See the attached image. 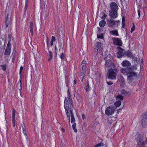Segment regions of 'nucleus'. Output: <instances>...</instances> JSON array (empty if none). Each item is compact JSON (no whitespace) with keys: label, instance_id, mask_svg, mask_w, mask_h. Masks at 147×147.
<instances>
[{"label":"nucleus","instance_id":"nucleus-4","mask_svg":"<svg viewBox=\"0 0 147 147\" xmlns=\"http://www.w3.org/2000/svg\"><path fill=\"white\" fill-rule=\"evenodd\" d=\"M136 141L137 142V145L139 147H144V142L143 140V136L139 134H137Z\"/></svg>","mask_w":147,"mask_h":147},{"label":"nucleus","instance_id":"nucleus-24","mask_svg":"<svg viewBox=\"0 0 147 147\" xmlns=\"http://www.w3.org/2000/svg\"><path fill=\"white\" fill-rule=\"evenodd\" d=\"M86 69H82V72L81 73V77L82 78L81 81L82 82L83 81V79L84 77V75L86 73Z\"/></svg>","mask_w":147,"mask_h":147},{"label":"nucleus","instance_id":"nucleus-62","mask_svg":"<svg viewBox=\"0 0 147 147\" xmlns=\"http://www.w3.org/2000/svg\"><path fill=\"white\" fill-rule=\"evenodd\" d=\"M74 84H77V82L76 80H74Z\"/></svg>","mask_w":147,"mask_h":147},{"label":"nucleus","instance_id":"nucleus-44","mask_svg":"<svg viewBox=\"0 0 147 147\" xmlns=\"http://www.w3.org/2000/svg\"><path fill=\"white\" fill-rule=\"evenodd\" d=\"M56 40L55 38V36H52L51 37V41L54 42Z\"/></svg>","mask_w":147,"mask_h":147},{"label":"nucleus","instance_id":"nucleus-21","mask_svg":"<svg viewBox=\"0 0 147 147\" xmlns=\"http://www.w3.org/2000/svg\"><path fill=\"white\" fill-rule=\"evenodd\" d=\"M87 64L86 61L85 60H83L81 64V66H82V69H86V67Z\"/></svg>","mask_w":147,"mask_h":147},{"label":"nucleus","instance_id":"nucleus-48","mask_svg":"<svg viewBox=\"0 0 147 147\" xmlns=\"http://www.w3.org/2000/svg\"><path fill=\"white\" fill-rule=\"evenodd\" d=\"M107 83L109 85H111V84H112L113 83H112L110 81V82H108L107 81Z\"/></svg>","mask_w":147,"mask_h":147},{"label":"nucleus","instance_id":"nucleus-6","mask_svg":"<svg viewBox=\"0 0 147 147\" xmlns=\"http://www.w3.org/2000/svg\"><path fill=\"white\" fill-rule=\"evenodd\" d=\"M120 21L118 20H114L112 19H110L109 20L108 22L107 23L108 26L111 28L113 27L114 26H117L118 25L119 22Z\"/></svg>","mask_w":147,"mask_h":147},{"label":"nucleus","instance_id":"nucleus-3","mask_svg":"<svg viewBox=\"0 0 147 147\" xmlns=\"http://www.w3.org/2000/svg\"><path fill=\"white\" fill-rule=\"evenodd\" d=\"M127 81L131 85H134L135 84V82L134 80V77L137 78V73L133 70L129 74L127 75Z\"/></svg>","mask_w":147,"mask_h":147},{"label":"nucleus","instance_id":"nucleus-8","mask_svg":"<svg viewBox=\"0 0 147 147\" xmlns=\"http://www.w3.org/2000/svg\"><path fill=\"white\" fill-rule=\"evenodd\" d=\"M117 49L119 51L116 53V55L118 58H120L125 55L124 50L120 47H118Z\"/></svg>","mask_w":147,"mask_h":147},{"label":"nucleus","instance_id":"nucleus-25","mask_svg":"<svg viewBox=\"0 0 147 147\" xmlns=\"http://www.w3.org/2000/svg\"><path fill=\"white\" fill-rule=\"evenodd\" d=\"M110 33L111 34L113 35H116L118 36L119 34L117 30H111L110 32Z\"/></svg>","mask_w":147,"mask_h":147},{"label":"nucleus","instance_id":"nucleus-23","mask_svg":"<svg viewBox=\"0 0 147 147\" xmlns=\"http://www.w3.org/2000/svg\"><path fill=\"white\" fill-rule=\"evenodd\" d=\"M125 55L127 56L128 57L133 58V54L129 51H125Z\"/></svg>","mask_w":147,"mask_h":147},{"label":"nucleus","instance_id":"nucleus-49","mask_svg":"<svg viewBox=\"0 0 147 147\" xmlns=\"http://www.w3.org/2000/svg\"><path fill=\"white\" fill-rule=\"evenodd\" d=\"M22 129L23 131L26 130V127L24 125V126H22Z\"/></svg>","mask_w":147,"mask_h":147},{"label":"nucleus","instance_id":"nucleus-60","mask_svg":"<svg viewBox=\"0 0 147 147\" xmlns=\"http://www.w3.org/2000/svg\"><path fill=\"white\" fill-rule=\"evenodd\" d=\"M55 51L56 52L58 51V49L56 46H55Z\"/></svg>","mask_w":147,"mask_h":147},{"label":"nucleus","instance_id":"nucleus-41","mask_svg":"<svg viewBox=\"0 0 147 147\" xmlns=\"http://www.w3.org/2000/svg\"><path fill=\"white\" fill-rule=\"evenodd\" d=\"M23 69V67L22 66H21L20 68V71H19V74L20 75V76H22V71Z\"/></svg>","mask_w":147,"mask_h":147},{"label":"nucleus","instance_id":"nucleus-13","mask_svg":"<svg viewBox=\"0 0 147 147\" xmlns=\"http://www.w3.org/2000/svg\"><path fill=\"white\" fill-rule=\"evenodd\" d=\"M11 45L10 43H8L4 52L5 55H9L11 53Z\"/></svg>","mask_w":147,"mask_h":147},{"label":"nucleus","instance_id":"nucleus-56","mask_svg":"<svg viewBox=\"0 0 147 147\" xmlns=\"http://www.w3.org/2000/svg\"><path fill=\"white\" fill-rule=\"evenodd\" d=\"M59 50L60 51H63V49L62 47V48L61 47L60 48H59Z\"/></svg>","mask_w":147,"mask_h":147},{"label":"nucleus","instance_id":"nucleus-30","mask_svg":"<svg viewBox=\"0 0 147 147\" xmlns=\"http://www.w3.org/2000/svg\"><path fill=\"white\" fill-rule=\"evenodd\" d=\"M49 56L50 57L48 59V61H49L50 60H51L53 58V53L51 51H49Z\"/></svg>","mask_w":147,"mask_h":147},{"label":"nucleus","instance_id":"nucleus-15","mask_svg":"<svg viewBox=\"0 0 147 147\" xmlns=\"http://www.w3.org/2000/svg\"><path fill=\"white\" fill-rule=\"evenodd\" d=\"M113 63L110 59H108L106 61L105 63V68L108 69L109 67H112L113 66Z\"/></svg>","mask_w":147,"mask_h":147},{"label":"nucleus","instance_id":"nucleus-55","mask_svg":"<svg viewBox=\"0 0 147 147\" xmlns=\"http://www.w3.org/2000/svg\"><path fill=\"white\" fill-rule=\"evenodd\" d=\"M23 132L25 136H27V132H26V130L23 131Z\"/></svg>","mask_w":147,"mask_h":147},{"label":"nucleus","instance_id":"nucleus-52","mask_svg":"<svg viewBox=\"0 0 147 147\" xmlns=\"http://www.w3.org/2000/svg\"><path fill=\"white\" fill-rule=\"evenodd\" d=\"M46 40H47V46L48 47V46H49V39H48V37H47Z\"/></svg>","mask_w":147,"mask_h":147},{"label":"nucleus","instance_id":"nucleus-5","mask_svg":"<svg viewBox=\"0 0 147 147\" xmlns=\"http://www.w3.org/2000/svg\"><path fill=\"white\" fill-rule=\"evenodd\" d=\"M116 109V107L114 106H111L107 107L105 110L106 115L110 116L114 113Z\"/></svg>","mask_w":147,"mask_h":147},{"label":"nucleus","instance_id":"nucleus-1","mask_svg":"<svg viewBox=\"0 0 147 147\" xmlns=\"http://www.w3.org/2000/svg\"><path fill=\"white\" fill-rule=\"evenodd\" d=\"M64 106L66 113V110H67L69 113L70 112L71 116H74L73 111L74 107L73 102L68 103L67 99L65 98L64 102Z\"/></svg>","mask_w":147,"mask_h":147},{"label":"nucleus","instance_id":"nucleus-64","mask_svg":"<svg viewBox=\"0 0 147 147\" xmlns=\"http://www.w3.org/2000/svg\"><path fill=\"white\" fill-rule=\"evenodd\" d=\"M62 129H63V132H64V131H65L64 129H63V128Z\"/></svg>","mask_w":147,"mask_h":147},{"label":"nucleus","instance_id":"nucleus-58","mask_svg":"<svg viewBox=\"0 0 147 147\" xmlns=\"http://www.w3.org/2000/svg\"><path fill=\"white\" fill-rule=\"evenodd\" d=\"M13 127H14L16 126L15 122L12 123Z\"/></svg>","mask_w":147,"mask_h":147},{"label":"nucleus","instance_id":"nucleus-38","mask_svg":"<svg viewBox=\"0 0 147 147\" xmlns=\"http://www.w3.org/2000/svg\"><path fill=\"white\" fill-rule=\"evenodd\" d=\"M8 38H9V40H8V43H10V42L11 41V39L12 38V35L10 34H8Z\"/></svg>","mask_w":147,"mask_h":147},{"label":"nucleus","instance_id":"nucleus-27","mask_svg":"<svg viewBox=\"0 0 147 147\" xmlns=\"http://www.w3.org/2000/svg\"><path fill=\"white\" fill-rule=\"evenodd\" d=\"M143 9H139L138 10V14L139 17H140V15L141 14L142 16L143 15V14L142 13L143 12Z\"/></svg>","mask_w":147,"mask_h":147},{"label":"nucleus","instance_id":"nucleus-57","mask_svg":"<svg viewBox=\"0 0 147 147\" xmlns=\"http://www.w3.org/2000/svg\"><path fill=\"white\" fill-rule=\"evenodd\" d=\"M65 83H66V86L68 88V85H69L68 83L66 81Z\"/></svg>","mask_w":147,"mask_h":147},{"label":"nucleus","instance_id":"nucleus-59","mask_svg":"<svg viewBox=\"0 0 147 147\" xmlns=\"http://www.w3.org/2000/svg\"><path fill=\"white\" fill-rule=\"evenodd\" d=\"M144 142V144L147 143V138L146 137V140Z\"/></svg>","mask_w":147,"mask_h":147},{"label":"nucleus","instance_id":"nucleus-20","mask_svg":"<svg viewBox=\"0 0 147 147\" xmlns=\"http://www.w3.org/2000/svg\"><path fill=\"white\" fill-rule=\"evenodd\" d=\"M12 122L14 123V122H15V121H16L15 118L16 111L14 109H12Z\"/></svg>","mask_w":147,"mask_h":147},{"label":"nucleus","instance_id":"nucleus-11","mask_svg":"<svg viewBox=\"0 0 147 147\" xmlns=\"http://www.w3.org/2000/svg\"><path fill=\"white\" fill-rule=\"evenodd\" d=\"M133 70L132 69L131 67H126L125 68H122L121 69V71L122 73L123 74H127L128 75L131 71Z\"/></svg>","mask_w":147,"mask_h":147},{"label":"nucleus","instance_id":"nucleus-28","mask_svg":"<svg viewBox=\"0 0 147 147\" xmlns=\"http://www.w3.org/2000/svg\"><path fill=\"white\" fill-rule=\"evenodd\" d=\"M105 24L106 22L103 20L100 21L99 23V25L101 27H103Z\"/></svg>","mask_w":147,"mask_h":147},{"label":"nucleus","instance_id":"nucleus-37","mask_svg":"<svg viewBox=\"0 0 147 147\" xmlns=\"http://www.w3.org/2000/svg\"><path fill=\"white\" fill-rule=\"evenodd\" d=\"M0 66L2 67V69L3 71H5L6 70L7 66L6 65H2Z\"/></svg>","mask_w":147,"mask_h":147},{"label":"nucleus","instance_id":"nucleus-40","mask_svg":"<svg viewBox=\"0 0 147 147\" xmlns=\"http://www.w3.org/2000/svg\"><path fill=\"white\" fill-rule=\"evenodd\" d=\"M71 123H74L75 121V119L74 118V116H71Z\"/></svg>","mask_w":147,"mask_h":147},{"label":"nucleus","instance_id":"nucleus-22","mask_svg":"<svg viewBox=\"0 0 147 147\" xmlns=\"http://www.w3.org/2000/svg\"><path fill=\"white\" fill-rule=\"evenodd\" d=\"M22 76H20V78L19 82H20V85L19 87H18V89L20 90H21L22 89Z\"/></svg>","mask_w":147,"mask_h":147},{"label":"nucleus","instance_id":"nucleus-31","mask_svg":"<svg viewBox=\"0 0 147 147\" xmlns=\"http://www.w3.org/2000/svg\"><path fill=\"white\" fill-rule=\"evenodd\" d=\"M66 55L63 52L60 56V57L61 59V61H63L65 59Z\"/></svg>","mask_w":147,"mask_h":147},{"label":"nucleus","instance_id":"nucleus-61","mask_svg":"<svg viewBox=\"0 0 147 147\" xmlns=\"http://www.w3.org/2000/svg\"><path fill=\"white\" fill-rule=\"evenodd\" d=\"M53 42L52 41H51V45L52 46L53 45Z\"/></svg>","mask_w":147,"mask_h":147},{"label":"nucleus","instance_id":"nucleus-51","mask_svg":"<svg viewBox=\"0 0 147 147\" xmlns=\"http://www.w3.org/2000/svg\"><path fill=\"white\" fill-rule=\"evenodd\" d=\"M125 21H124L123 19L122 20V26H124L125 25Z\"/></svg>","mask_w":147,"mask_h":147},{"label":"nucleus","instance_id":"nucleus-16","mask_svg":"<svg viewBox=\"0 0 147 147\" xmlns=\"http://www.w3.org/2000/svg\"><path fill=\"white\" fill-rule=\"evenodd\" d=\"M10 18L9 17V14L8 13L5 19V24L7 28L8 26L9 25L10 22Z\"/></svg>","mask_w":147,"mask_h":147},{"label":"nucleus","instance_id":"nucleus-9","mask_svg":"<svg viewBox=\"0 0 147 147\" xmlns=\"http://www.w3.org/2000/svg\"><path fill=\"white\" fill-rule=\"evenodd\" d=\"M102 49V43L99 42H97L95 44V48L94 49L95 51L97 52V53H100Z\"/></svg>","mask_w":147,"mask_h":147},{"label":"nucleus","instance_id":"nucleus-42","mask_svg":"<svg viewBox=\"0 0 147 147\" xmlns=\"http://www.w3.org/2000/svg\"><path fill=\"white\" fill-rule=\"evenodd\" d=\"M135 29V26L134 25V24L133 23V25L132 27L131 28V32L132 33L133 31Z\"/></svg>","mask_w":147,"mask_h":147},{"label":"nucleus","instance_id":"nucleus-63","mask_svg":"<svg viewBox=\"0 0 147 147\" xmlns=\"http://www.w3.org/2000/svg\"><path fill=\"white\" fill-rule=\"evenodd\" d=\"M122 27L123 28H124V27H125V25H124V26H122Z\"/></svg>","mask_w":147,"mask_h":147},{"label":"nucleus","instance_id":"nucleus-33","mask_svg":"<svg viewBox=\"0 0 147 147\" xmlns=\"http://www.w3.org/2000/svg\"><path fill=\"white\" fill-rule=\"evenodd\" d=\"M121 93L123 95L126 96L129 93V92H127L125 90L122 89L121 91Z\"/></svg>","mask_w":147,"mask_h":147},{"label":"nucleus","instance_id":"nucleus-7","mask_svg":"<svg viewBox=\"0 0 147 147\" xmlns=\"http://www.w3.org/2000/svg\"><path fill=\"white\" fill-rule=\"evenodd\" d=\"M116 99L118 100L116 101L114 103V105L116 108L119 107L121 105V102L120 100H122L123 98V97L121 95L119 94L116 97Z\"/></svg>","mask_w":147,"mask_h":147},{"label":"nucleus","instance_id":"nucleus-14","mask_svg":"<svg viewBox=\"0 0 147 147\" xmlns=\"http://www.w3.org/2000/svg\"><path fill=\"white\" fill-rule=\"evenodd\" d=\"M110 6L111 9V10L117 11L118 9V7L115 2H112L110 4Z\"/></svg>","mask_w":147,"mask_h":147},{"label":"nucleus","instance_id":"nucleus-36","mask_svg":"<svg viewBox=\"0 0 147 147\" xmlns=\"http://www.w3.org/2000/svg\"><path fill=\"white\" fill-rule=\"evenodd\" d=\"M87 85L85 86V89L86 91L88 92L90 90V86L89 84L88 83Z\"/></svg>","mask_w":147,"mask_h":147},{"label":"nucleus","instance_id":"nucleus-26","mask_svg":"<svg viewBox=\"0 0 147 147\" xmlns=\"http://www.w3.org/2000/svg\"><path fill=\"white\" fill-rule=\"evenodd\" d=\"M5 40L4 39H0V48L3 47L5 45Z\"/></svg>","mask_w":147,"mask_h":147},{"label":"nucleus","instance_id":"nucleus-39","mask_svg":"<svg viewBox=\"0 0 147 147\" xmlns=\"http://www.w3.org/2000/svg\"><path fill=\"white\" fill-rule=\"evenodd\" d=\"M30 28L31 34L32 36L33 34V27H30Z\"/></svg>","mask_w":147,"mask_h":147},{"label":"nucleus","instance_id":"nucleus-17","mask_svg":"<svg viewBox=\"0 0 147 147\" xmlns=\"http://www.w3.org/2000/svg\"><path fill=\"white\" fill-rule=\"evenodd\" d=\"M123 67H128L131 65L130 63L128 61H123L121 63Z\"/></svg>","mask_w":147,"mask_h":147},{"label":"nucleus","instance_id":"nucleus-29","mask_svg":"<svg viewBox=\"0 0 147 147\" xmlns=\"http://www.w3.org/2000/svg\"><path fill=\"white\" fill-rule=\"evenodd\" d=\"M28 0H25V5L24 7V13H26L28 5Z\"/></svg>","mask_w":147,"mask_h":147},{"label":"nucleus","instance_id":"nucleus-54","mask_svg":"<svg viewBox=\"0 0 147 147\" xmlns=\"http://www.w3.org/2000/svg\"><path fill=\"white\" fill-rule=\"evenodd\" d=\"M132 59H134V60H137V58L136 57L133 56V58H132Z\"/></svg>","mask_w":147,"mask_h":147},{"label":"nucleus","instance_id":"nucleus-50","mask_svg":"<svg viewBox=\"0 0 147 147\" xmlns=\"http://www.w3.org/2000/svg\"><path fill=\"white\" fill-rule=\"evenodd\" d=\"M15 59V56L14 55H13L12 58V62H14Z\"/></svg>","mask_w":147,"mask_h":147},{"label":"nucleus","instance_id":"nucleus-10","mask_svg":"<svg viewBox=\"0 0 147 147\" xmlns=\"http://www.w3.org/2000/svg\"><path fill=\"white\" fill-rule=\"evenodd\" d=\"M109 15L111 19H113L116 18L118 15L117 11L110 10L109 11Z\"/></svg>","mask_w":147,"mask_h":147},{"label":"nucleus","instance_id":"nucleus-12","mask_svg":"<svg viewBox=\"0 0 147 147\" xmlns=\"http://www.w3.org/2000/svg\"><path fill=\"white\" fill-rule=\"evenodd\" d=\"M113 42L115 45H117L119 46L122 45V41L119 38H114L113 39Z\"/></svg>","mask_w":147,"mask_h":147},{"label":"nucleus","instance_id":"nucleus-43","mask_svg":"<svg viewBox=\"0 0 147 147\" xmlns=\"http://www.w3.org/2000/svg\"><path fill=\"white\" fill-rule=\"evenodd\" d=\"M97 38L101 39L103 38V36L102 34L100 35L97 34Z\"/></svg>","mask_w":147,"mask_h":147},{"label":"nucleus","instance_id":"nucleus-32","mask_svg":"<svg viewBox=\"0 0 147 147\" xmlns=\"http://www.w3.org/2000/svg\"><path fill=\"white\" fill-rule=\"evenodd\" d=\"M119 81L121 82L123 84L124 83V79L123 78L121 75H119Z\"/></svg>","mask_w":147,"mask_h":147},{"label":"nucleus","instance_id":"nucleus-2","mask_svg":"<svg viewBox=\"0 0 147 147\" xmlns=\"http://www.w3.org/2000/svg\"><path fill=\"white\" fill-rule=\"evenodd\" d=\"M118 72V70L116 68H109L107 74L108 78L111 80H115Z\"/></svg>","mask_w":147,"mask_h":147},{"label":"nucleus","instance_id":"nucleus-18","mask_svg":"<svg viewBox=\"0 0 147 147\" xmlns=\"http://www.w3.org/2000/svg\"><path fill=\"white\" fill-rule=\"evenodd\" d=\"M65 98H66L67 99L68 101V103L73 102L70 94L69 91V89H68L67 90V97H65Z\"/></svg>","mask_w":147,"mask_h":147},{"label":"nucleus","instance_id":"nucleus-53","mask_svg":"<svg viewBox=\"0 0 147 147\" xmlns=\"http://www.w3.org/2000/svg\"><path fill=\"white\" fill-rule=\"evenodd\" d=\"M30 27H34L33 23L32 22L30 23Z\"/></svg>","mask_w":147,"mask_h":147},{"label":"nucleus","instance_id":"nucleus-45","mask_svg":"<svg viewBox=\"0 0 147 147\" xmlns=\"http://www.w3.org/2000/svg\"><path fill=\"white\" fill-rule=\"evenodd\" d=\"M102 144V143H100L97 144L94 147H99L101 146Z\"/></svg>","mask_w":147,"mask_h":147},{"label":"nucleus","instance_id":"nucleus-19","mask_svg":"<svg viewBox=\"0 0 147 147\" xmlns=\"http://www.w3.org/2000/svg\"><path fill=\"white\" fill-rule=\"evenodd\" d=\"M142 124L143 127H145L147 125V118L146 117H143L142 120Z\"/></svg>","mask_w":147,"mask_h":147},{"label":"nucleus","instance_id":"nucleus-34","mask_svg":"<svg viewBox=\"0 0 147 147\" xmlns=\"http://www.w3.org/2000/svg\"><path fill=\"white\" fill-rule=\"evenodd\" d=\"M73 129L75 132H77L78 130L76 128V123H74L72 125Z\"/></svg>","mask_w":147,"mask_h":147},{"label":"nucleus","instance_id":"nucleus-46","mask_svg":"<svg viewBox=\"0 0 147 147\" xmlns=\"http://www.w3.org/2000/svg\"><path fill=\"white\" fill-rule=\"evenodd\" d=\"M82 118L83 119H86V117L85 115L84 114H83L82 116Z\"/></svg>","mask_w":147,"mask_h":147},{"label":"nucleus","instance_id":"nucleus-47","mask_svg":"<svg viewBox=\"0 0 147 147\" xmlns=\"http://www.w3.org/2000/svg\"><path fill=\"white\" fill-rule=\"evenodd\" d=\"M107 17V16L105 14H104L103 16L101 17L102 19V20H104Z\"/></svg>","mask_w":147,"mask_h":147},{"label":"nucleus","instance_id":"nucleus-35","mask_svg":"<svg viewBox=\"0 0 147 147\" xmlns=\"http://www.w3.org/2000/svg\"><path fill=\"white\" fill-rule=\"evenodd\" d=\"M66 114L67 116V120L68 121V122L69 123H70V114L68 112L67 110H66Z\"/></svg>","mask_w":147,"mask_h":147}]
</instances>
